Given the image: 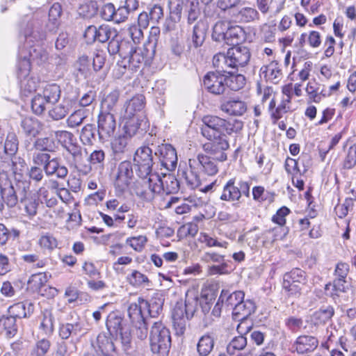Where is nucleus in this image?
<instances>
[{
	"label": "nucleus",
	"instance_id": "c756f323",
	"mask_svg": "<svg viewBox=\"0 0 356 356\" xmlns=\"http://www.w3.org/2000/svg\"><path fill=\"white\" fill-rule=\"evenodd\" d=\"M159 302L157 303L156 301L154 302L149 303L147 300L142 298H138L137 302L131 304L129 307V311H138V312H152V310H155V312H159V309H162L163 302L161 300H159Z\"/></svg>",
	"mask_w": 356,
	"mask_h": 356
},
{
	"label": "nucleus",
	"instance_id": "a19ab883",
	"mask_svg": "<svg viewBox=\"0 0 356 356\" xmlns=\"http://www.w3.org/2000/svg\"><path fill=\"white\" fill-rule=\"evenodd\" d=\"M229 26V23H228L227 22H217L213 27V31L211 35L212 39L218 42L225 41L227 36Z\"/></svg>",
	"mask_w": 356,
	"mask_h": 356
},
{
	"label": "nucleus",
	"instance_id": "2eb2a0df",
	"mask_svg": "<svg viewBox=\"0 0 356 356\" xmlns=\"http://www.w3.org/2000/svg\"><path fill=\"white\" fill-rule=\"evenodd\" d=\"M155 155L159 156L163 167L170 171L174 170L177 164V155L175 149L170 144H161L157 147Z\"/></svg>",
	"mask_w": 356,
	"mask_h": 356
},
{
	"label": "nucleus",
	"instance_id": "052dcab7",
	"mask_svg": "<svg viewBox=\"0 0 356 356\" xmlns=\"http://www.w3.org/2000/svg\"><path fill=\"white\" fill-rule=\"evenodd\" d=\"M76 349L73 341L61 342L58 346L56 356H70Z\"/></svg>",
	"mask_w": 356,
	"mask_h": 356
},
{
	"label": "nucleus",
	"instance_id": "0e129e2a",
	"mask_svg": "<svg viewBox=\"0 0 356 356\" xmlns=\"http://www.w3.org/2000/svg\"><path fill=\"white\" fill-rule=\"evenodd\" d=\"M14 188L16 191L17 195H18V198H19L20 202L24 200V198H28L31 195H28V192L30 188V183L26 181H19L15 183L14 185Z\"/></svg>",
	"mask_w": 356,
	"mask_h": 356
},
{
	"label": "nucleus",
	"instance_id": "39448f33",
	"mask_svg": "<svg viewBox=\"0 0 356 356\" xmlns=\"http://www.w3.org/2000/svg\"><path fill=\"white\" fill-rule=\"evenodd\" d=\"M250 184L240 180L236 183L235 179H230L223 186L220 199L227 202H239L243 195L250 197Z\"/></svg>",
	"mask_w": 356,
	"mask_h": 356
},
{
	"label": "nucleus",
	"instance_id": "69168bd1",
	"mask_svg": "<svg viewBox=\"0 0 356 356\" xmlns=\"http://www.w3.org/2000/svg\"><path fill=\"white\" fill-rule=\"evenodd\" d=\"M353 207V200L351 198L345 200L343 204H339L335 207V213L339 218L345 217Z\"/></svg>",
	"mask_w": 356,
	"mask_h": 356
},
{
	"label": "nucleus",
	"instance_id": "774afa93",
	"mask_svg": "<svg viewBox=\"0 0 356 356\" xmlns=\"http://www.w3.org/2000/svg\"><path fill=\"white\" fill-rule=\"evenodd\" d=\"M39 245L41 248L52 250L57 248V239L51 234L42 236L39 239Z\"/></svg>",
	"mask_w": 356,
	"mask_h": 356
},
{
	"label": "nucleus",
	"instance_id": "a211bd4d",
	"mask_svg": "<svg viewBox=\"0 0 356 356\" xmlns=\"http://www.w3.org/2000/svg\"><path fill=\"white\" fill-rule=\"evenodd\" d=\"M1 198L0 211L4 208V204L8 207H14L18 202V195L14 188V185L10 181H6L3 184H0Z\"/></svg>",
	"mask_w": 356,
	"mask_h": 356
},
{
	"label": "nucleus",
	"instance_id": "7ed1b4c3",
	"mask_svg": "<svg viewBox=\"0 0 356 356\" xmlns=\"http://www.w3.org/2000/svg\"><path fill=\"white\" fill-rule=\"evenodd\" d=\"M171 346L170 330L161 323H155L150 332V347L153 353L166 355Z\"/></svg>",
	"mask_w": 356,
	"mask_h": 356
},
{
	"label": "nucleus",
	"instance_id": "393cba45",
	"mask_svg": "<svg viewBox=\"0 0 356 356\" xmlns=\"http://www.w3.org/2000/svg\"><path fill=\"white\" fill-rule=\"evenodd\" d=\"M128 316L132 325L137 330V335L138 338L143 339L147 335V317L143 316V313H128Z\"/></svg>",
	"mask_w": 356,
	"mask_h": 356
},
{
	"label": "nucleus",
	"instance_id": "e433bc0d",
	"mask_svg": "<svg viewBox=\"0 0 356 356\" xmlns=\"http://www.w3.org/2000/svg\"><path fill=\"white\" fill-rule=\"evenodd\" d=\"M71 105L69 101L63 100L60 104L54 106L49 110V115L54 120L64 118L70 111Z\"/></svg>",
	"mask_w": 356,
	"mask_h": 356
},
{
	"label": "nucleus",
	"instance_id": "e2e57ef3",
	"mask_svg": "<svg viewBox=\"0 0 356 356\" xmlns=\"http://www.w3.org/2000/svg\"><path fill=\"white\" fill-rule=\"evenodd\" d=\"M120 97L119 90H114L108 94L102 102V106L108 110L112 111L117 105Z\"/></svg>",
	"mask_w": 356,
	"mask_h": 356
},
{
	"label": "nucleus",
	"instance_id": "58836bf2",
	"mask_svg": "<svg viewBox=\"0 0 356 356\" xmlns=\"http://www.w3.org/2000/svg\"><path fill=\"white\" fill-rule=\"evenodd\" d=\"M259 19V13L253 8L245 7L235 15V21L238 22H250Z\"/></svg>",
	"mask_w": 356,
	"mask_h": 356
},
{
	"label": "nucleus",
	"instance_id": "6ab92c4d",
	"mask_svg": "<svg viewBox=\"0 0 356 356\" xmlns=\"http://www.w3.org/2000/svg\"><path fill=\"white\" fill-rule=\"evenodd\" d=\"M228 55L231 57L234 68L245 67L250 61V52L248 47L244 46H234L228 49Z\"/></svg>",
	"mask_w": 356,
	"mask_h": 356
},
{
	"label": "nucleus",
	"instance_id": "864d4df0",
	"mask_svg": "<svg viewBox=\"0 0 356 356\" xmlns=\"http://www.w3.org/2000/svg\"><path fill=\"white\" fill-rule=\"evenodd\" d=\"M127 280L131 285L136 287L140 286L143 284L148 285L149 283L148 277L136 270H134L131 274L127 277Z\"/></svg>",
	"mask_w": 356,
	"mask_h": 356
},
{
	"label": "nucleus",
	"instance_id": "412c9836",
	"mask_svg": "<svg viewBox=\"0 0 356 356\" xmlns=\"http://www.w3.org/2000/svg\"><path fill=\"white\" fill-rule=\"evenodd\" d=\"M220 109L231 115L241 116L247 111V104L239 99H230L220 104Z\"/></svg>",
	"mask_w": 356,
	"mask_h": 356
},
{
	"label": "nucleus",
	"instance_id": "09e8293b",
	"mask_svg": "<svg viewBox=\"0 0 356 356\" xmlns=\"http://www.w3.org/2000/svg\"><path fill=\"white\" fill-rule=\"evenodd\" d=\"M96 129L94 125L88 124L84 126L80 134V139L84 145H92L96 139Z\"/></svg>",
	"mask_w": 356,
	"mask_h": 356
},
{
	"label": "nucleus",
	"instance_id": "79ce46f5",
	"mask_svg": "<svg viewBox=\"0 0 356 356\" xmlns=\"http://www.w3.org/2000/svg\"><path fill=\"white\" fill-rule=\"evenodd\" d=\"M97 41L104 43L113 37H118V32L115 29L108 24H102L97 26Z\"/></svg>",
	"mask_w": 356,
	"mask_h": 356
},
{
	"label": "nucleus",
	"instance_id": "5fc2aeb1",
	"mask_svg": "<svg viewBox=\"0 0 356 356\" xmlns=\"http://www.w3.org/2000/svg\"><path fill=\"white\" fill-rule=\"evenodd\" d=\"M243 127L242 121L238 120H226L223 126V134L226 136L239 132Z\"/></svg>",
	"mask_w": 356,
	"mask_h": 356
},
{
	"label": "nucleus",
	"instance_id": "c9c22d12",
	"mask_svg": "<svg viewBox=\"0 0 356 356\" xmlns=\"http://www.w3.org/2000/svg\"><path fill=\"white\" fill-rule=\"evenodd\" d=\"M99 353H108L115 351V345L110 336L100 333L97 337V347Z\"/></svg>",
	"mask_w": 356,
	"mask_h": 356
},
{
	"label": "nucleus",
	"instance_id": "ea45409f",
	"mask_svg": "<svg viewBox=\"0 0 356 356\" xmlns=\"http://www.w3.org/2000/svg\"><path fill=\"white\" fill-rule=\"evenodd\" d=\"M228 74L229 76L225 74L226 88L228 87L234 91L239 90L243 88L245 84V78L243 75L240 74H234L232 72Z\"/></svg>",
	"mask_w": 356,
	"mask_h": 356
},
{
	"label": "nucleus",
	"instance_id": "0eeeda50",
	"mask_svg": "<svg viewBox=\"0 0 356 356\" xmlns=\"http://www.w3.org/2000/svg\"><path fill=\"white\" fill-rule=\"evenodd\" d=\"M305 284V273L300 268H293L284 275L282 286L289 295L299 296Z\"/></svg>",
	"mask_w": 356,
	"mask_h": 356
},
{
	"label": "nucleus",
	"instance_id": "b1692460",
	"mask_svg": "<svg viewBox=\"0 0 356 356\" xmlns=\"http://www.w3.org/2000/svg\"><path fill=\"white\" fill-rule=\"evenodd\" d=\"M117 37H113L110 40L108 44V51L111 55H115L119 54L120 56L122 58H127L128 52L132 49V44L127 42H120Z\"/></svg>",
	"mask_w": 356,
	"mask_h": 356
},
{
	"label": "nucleus",
	"instance_id": "9d476101",
	"mask_svg": "<svg viewBox=\"0 0 356 356\" xmlns=\"http://www.w3.org/2000/svg\"><path fill=\"white\" fill-rule=\"evenodd\" d=\"M245 294L243 291H235L230 294L222 306L226 311L241 312L246 310L247 312H254L256 304L252 300L244 301Z\"/></svg>",
	"mask_w": 356,
	"mask_h": 356
},
{
	"label": "nucleus",
	"instance_id": "bb28decb",
	"mask_svg": "<svg viewBox=\"0 0 356 356\" xmlns=\"http://www.w3.org/2000/svg\"><path fill=\"white\" fill-rule=\"evenodd\" d=\"M48 59V53L42 47L34 46L29 49V60L24 59L23 65L26 67L27 71L29 70L30 62H35L38 65H40L46 62Z\"/></svg>",
	"mask_w": 356,
	"mask_h": 356
},
{
	"label": "nucleus",
	"instance_id": "5701e85b",
	"mask_svg": "<svg viewBox=\"0 0 356 356\" xmlns=\"http://www.w3.org/2000/svg\"><path fill=\"white\" fill-rule=\"evenodd\" d=\"M213 65L216 68V73L225 74L231 72L229 69H234L231 57L227 54L219 53L213 58Z\"/></svg>",
	"mask_w": 356,
	"mask_h": 356
},
{
	"label": "nucleus",
	"instance_id": "338daca9",
	"mask_svg": "<svg viewBox=\"0 0 356 356\" xmlns=\"http://www.w3.org/2000/svg\"><path fill=\"white\" fill-rule=\"evenodd\" d=\"M45 99L43 98L41 94H38L35 95L31 102V108L33 111L37 114H42L45 110V104H46Z\"/></svg>",
	"mask_w": 356,
	"mask_h": 356
},
{
	"label": "nucleus",
	"instance_id": "6e6d98bb",
	"mask_svg": "<svg viewBox=\"0 0 356 356\" xmlns=\"http://www.w3.org/2000/svg\"><path fill=\"white\" fill-rule=\"evenodd\" d=\"M75 70L78 72L77 76H87L90 71V60L88 56H82L79 58L74 64Z\"/></svg>",
	"mask_w": 356,
	"mask_h": 356
},
{
	"label": "nucleus",
	"instance_id": "7c9ffc66",
	"mask_svg": "<svg viewBox=\"0 0 356 356\" xmlns=\"http://www.w3.org/2000/svg\"><path fill=\"white\" fill-rule=\"evenodd\" d=\"M193 314L194 313H172V323L177 334L182 335L184 333L187 322L193 318Z\"/></svg>",
	"mask_w": 356,
	"mask_h": 356
},
{
	"label": "nucleus",
	"instance_id": "4c0bfd02",
	"mask_svg": "<svg viewBox=\"0 0 356 356\" xmlns=\"http://www.w3.org/2000/svg\"><path fill=\"white\" fill-rule=\"evenodd\" d=\"M21 202L24 206L26 215L30 219H32L37 215L38 207L41 204V202L38 197L35 196H30L28 197V198H24Z\"/></svg>",
	"mask_w": 356,
	"mask_h": 356
},
{
	"label": "nucleus",
	"instance_id": "9b49d317",
	"mask_svg": "<svg viewBox=\"0 0 356 356\" xmlns=\"http://www.w3.org/2000/svg\"><path fill=\"white\" fill-rule=\"evenodd\" d=\"M145 61V56L143 49L136 48L132 44L131 51L128 52L127 58H122L118 63V75L121 76L125 73L127 68L131 70H136Z\"/></svg>",
	"mask_w": 356,
	"mask_h": 356
},
{
	"label": "nucleus",
	"instance_id": "f8f14e48",
	"mask_svg": "<svg viewBox=\"0 0 356 356\" xmlns=\"http://www.w3.org/2000/svg\"><path fill=\"white\" fill-rule=\"evenodd\" d=\"M116 129L115 117L111 113L102 112L98 118V136L99 140L105 142L111 138Z\"/></svg>",
	"mask_w": 356,
	"mask_h": 356
},
{
	"label": "nucleus",
	"instance_id": "4be33fe9",
	"mask_svg": "<svg viewBox=\"0 0 356 356\" xmlns=\"http://www.w3.org/2000/svg\"><path fill=\"white\" fill-rule=\"evenodd\" d=\"M260 72L264 75L267 81L273 83H278L282 79V72L279 63L276 61H273L268 65L263 66Z\"/></svg>",
	"mask_w": 356,
	"mask_h": 356
},
{
	"label": "nucleus",
	"instance_id": "cd10ccee",
	"mask_svg": "<svg viewBox=\"0 0 356 356\" xmlns=\"http://www.w3.org/2000/svg\"><path fill=\"white\" fill-rule=\"evenodd\" d=\"M124 313H109L106 319V326L110 334L118 335L121 327H126V321L124 319Z\"/></svg>",
	"mask_w": 356,
	"mask_h": 356
},
{
	"label": "nucleus",
	"instance_id": "4d7b16f0",
	"mask_svg": "<svg viewBox=\"0 0 356 356\" xmlns=\"http://www.w3.org/2000/svg\"><path fill=\"white\" fill-rule=\"evenodd\" d=\"M147 242V236L143 235L129 237L126 240V243L136 252H141Z\"/></svg>",
	"mask_w": 356,
	"mask_h": 356
},
{
	"label": "nucleus",
	"instance_id": "37998d69",
	"mask_svg": "<svg viewBox=\"0 0 356 356\" xmlns=\"http://www.w3.org/2000/svg\"><path fill=\"white\" fill-rule=\"evenodd\" d=\"M305 90L309 96V99L315 103H318L321 101L322 97H325L326 94L323 93V90H320V87L318 83L315 81H309Z\"/></svg>",
	"mask_w": 356,
	"mask_h": 356
},
{
	"label": "nucleus",
	"instance_id": "c85d7f7f",
	"mask_svg": "<svg viewBox=\"0 0 356 356\" xmlns=\"http://www.w3.org/2000/svg\"><path fill=\"white\" fill-rule=\"evenodd\" d=\"M145 97L144 95L138 94L133 97L127 103L125 113L127 117L133 118L138 113L142 111L145 108Z\"/></svg>",
	"mask_w": 356,
	"mask_h": 356
},
{
	"label": "nucleus",
	"instance_id": "a878e982",
	"mask_svg": "<svg viewBox=\"0 0 356 356\" xmlns=\"http://www.w3.org/2000/svg\"><path fill=\"white\" fill-rule=\"evenodd\" d=\"M48 280V276L44 273L33 274L30 277L28 281V285L33 291L44 296L47 288L46 284Z\"/></svg>",
	"mask_w": 356,
	"mask_h": 356
},
{
	"label": "nucleus",
	"instance_id": "603ef678",
	"mask_svg": "<svg viewBox=\"0 0 356 356\" xmlns=\"http://www.w3.org/2000/svg\"><path fill=\"white\" fill-rule=\"evenodd\" d=\"M131 140L130 136L127 135L119 136L112 143V149L115 153H123L128 149Z\"/></svg>",
	"mask_w": 356,
	"mask_h": 356
},
{
	"label": "nucleus",
	"instance_id": "c03bdc74",
	"mask_svg": "<svg viewBox=\"0 0 356 356\" xmlns=\"http://www.w3.org/2000/svg\"><path fill=\"white\" fill-rule=\"evenodd\" d=\"M198 0H186L185 8L188 13V22L191 24L196 21L200 14Z\"/></svg>",
	"mask_w": 356,
	"mask_h": 356
},
{
	"label": "nucleus",
	"instance_id": "de8ad7c7",
	"mask_svg": "<svg viewBox=\"0 0 356 356\" xmlns=\"http://www.w3.org/2000/svg\"><path fill=\"white\" fill-rule=\"evenodd\" d=\"M214 345L213 339L209 335L202 336L198 341L197 348L199 354L202 356L208 355L212 350Z\"/></svg>",
	"mask_w": 356,
	"mask_h": 356
},
{
	"label": "nucleus",
	"instance_id": "bf43d9fd",
	"mask_svg": "<svg viewBox=\"0 0 356 356\" xmlns=\"http://www.w3.org/2000/svg\"><path fill=\"white\" fill-rule=\"evenodd\" d=\"M356 165V143L351 145L343 162V168L346 170L353 168Z\"/></svg>",
	"mask_w": 356,
	"mask_h": 356
},
{
	"label": "nucleus",
	"instance_id": "f3484780",
	"mask_svg": "<svg viewBox=\"0 0 356 356\" xmlns=\"http://www.w3.org/2000/svg\"><path fill=\"white\" fill-rule=\"evenodd\" d=\"M213 160V158L211 159L210 156L200 154L196 157L190 159L188 165L193 169L198 168L207 175L212 176L218 171V166Z\"/></svg>",
	"mask_w": 356,
	"mask_h": 356
},
{
	"label": "nucleus",
	"instance_id": "72a5a7b5",
	"mask_svg": "<svg viewBox=\"0 0 356 356\" xmlns=\"http://www.w3.org/2000/svg\"><path fill=\"white\" fill-rule=\"evenodd\" d=\"M21 127L24 134L29 136L35 137L42 129L40 122L35 118H25L21 122Z\"/></svg>",
	"mask_w": 356,
	"mask_h": 356
},
{
	"label": "nucleus",
	"instance_id": "f03ea898",
	"mask_svg": "<svg viewBox=\"0 0 356 356\" xmlns=\"http://www.w3.org/2000/svg\"><path fill=\"white\" fill-rule=\"evenodd\" d=\"M134 186V193L140 200L149 202L154 199L155 195L164 189L163 181L157 173L148 176H139Z\"/></svg>",
	"mask_w": 356,
	"mask_h": 356
},
{
	"label": "nucleus",
	"instance_id": "ddd939ff",
	"mask_svg": "<svg viewBox=\"0 0 356 356\" xmlns=\"http://www.w3.org/2000/svg\"><path fill=\"white\" fill-rule=\"evenodd\" d=\"M225 74L209 72L204 76L203 86L210 93L220 95L226 90Z\"/></svg>",
	"mask_w": 356,
	"mask_h": 356
},
{
	"label": "nucleus",
	"instance_id": "2f4dec72",
	"mask_svg": "<svg viewBox=\"0 0 356 356\" xmlns=\"http://www.w3.org/2000/svg\"><path fill=\"white\" fill-rule=\"evenodd\" d=\"M245 40V31L240 26H229L225 42L229 45L236 46Z\"/></svg>",
	"mask_w": 356,
	"mask_h": 356
},
{
	"label": "nucleus",
	"instance_id": "423d86ee",
	"mask_svg": "<svg viewBox=\"0 0 356 356\" xmlns=\"http://www.w3.org/2000/svg\"><path fill=\"white\" fill-rule=\"evenodd\" d=\"M65 148L67 152L65 159L70 167L74 168L83 175H87L92 171V167L86 161V154H83L81 146L70 143L65 145Z\"/></svg>",
	"mask_w": 356,
	"mask_h": 356
},
{
	"label": "nucleus",
	"instance_id": "680f3d73",
	"mask_svg": "<svg viewBox=\"0 0 356 356\" xmlns=\"http://www.w3.org/2000/svg\"><path fill=\"white\" fill-rule=\"evenodd\" d=\"M18 149V141L15 134H8L4 144L5 153L9 155L15 154Z\"/></svg>",
	"mask_w": 356,
	"mask_h": 356
},
{
	"label": "nucleus",
	"instance_id": "aec40b11",
	"mask_svg": "<svg viewBox=\"0 0 356 356\" xmlns=\"http://www.w3.org/2000/svg\"><path fill=\"white\" fill-rule=\"evenodd\" d=\"M318 346V340L314 336L301 335L298 337L293 347L299 354H308L314 352Z\"/></svg>",
	"mask_w": 356,
	"mask_h": 356
},
{
	"label": "nucleus",
	"instance_id": "6e6552de",
	"mask_svg": "<svg viewBox=\"0 0 356 356\" xmlns=\"http://www.w3.org/2000/svg\"><path fill=\"white\" fill-rule=\"evenodd\" d=\"M202 135L208 140L226 136L223 134L225 119L218 116L208 115L202 119Z\"/></svg>",
	"mask_w": 356,
	"mask_h": 356
},
{
	"label": "nucleus",
	"instance_id": "473e14b6",
	"mask_svg": "<svg viewBox=\"0 0 356 356\" xmlns=\"http://www.w3.org/2000/svg\"><path fill=\"white\" fill-rule=\"evenodd\" d=\"M207 28L203 22H197L193 26L191 35V43L193 47L198 48L202 45L206 38Z\"/></svg>",
	"mask_w": 356,
	"mask_h": 356
},
{
	"label": "nucleus",
	"instance_id": "f704fd0d",
	"mask_svg": "<svg viewBox=\"0 0 356 356\" xmlns=\"http://www.w3.org/2000/svg\"><path fill=\"white\" fill-rule=\"evenodd\" d=\"M60 89L56 83L47 84L42 91V96L45 99L47 103L54 104L58 101L60 97Z\"/></svg>",
	"mask_w": 356,
	"mask_h": 356
},
{
	"label": "nucleus",
	"instance_id": "13d9d810",
	"mask_svg": "<svg viewBox=\"0 0 356 356\" xmlns=\"http://www.w3.org/2000/svg\"><path fill=\"white\" fill-rule=\"evenodd\" d=\"M162 180L164 184V189L162 191L167 193H173L179 190V181L174 176L170 175H164Z\"/></svg>",
	"mask_w": 356,
	"mask_h": 356
},
{
	"label": "nucleus",
	"instance_id": "dca6fc26",
	"mask_svg": "<svg viewBox=\"0 0 356 356\" xmlns=\"http://www.w3.org/2000/svg\"><path fill=\"white\" fill-rule=\"evenodd\" d=\"M134 177L132 164L130 161H124L119 164L118 173L115 180V187L120 191H125L130 184Z\"/></svg>",
	"mask_w": 356,
	"mask_h": 356
},
{
	"label": "nucleus",
	"instance_id": "3c124183",
	"mask_svg": "<svg viewBox=\"0 0 356 356\" xmlns=\"http://www.w3.org/2000/svg\"><path fill=\"white\" fill-rule=\"evenodd\" d=\"M51 342L46 339H42L38 340L33 347L30 356H44L49 350Z\"/></svg>",
	"mask_w": 356,
	"mask_h": 356
},
{
	"label": "nucleus",
	"instance_id": "49530a36",
	"mask_svg": "<svg viewBox=\"0 0 356 356\" xmlns=\"http://www.w3.org/2000/svg\"><path fill=\"white\" fill-rule=\"evenodd\" d=\"M198 172V168L193 169L189 166V170L184 172L185 181L191 188H197L201 185V179Z\"/></svg>",
	"mask_w": 356,
	"mask_h": 356
},
{
	"label": "nucleus",
	"instance_id": "a18cd8bd",
	"mask_svg": "<svg viewBox=\"0 0 356 356\" xmlns=\"http://www.w3.org/2000/svg\"><path fill=\"white\" fill-rule=\"evenodd\" d=\"M247 345V339L243 335L235 337L227 345V351L229 355H234L236 351L242 350Z\"/></svg>",
	"mask_w": 356,
	"mask_h": 356
},
{
	"label": "nucleus",
	"instance_id": "8fccbe9b",
	"mask_svg": "<svg viewBox=\"0 0 356 356\" xmlns=\"http://www.w3.org/2000/svg\"><path fill=\"white\" fill-rule=\"evenodd\" d=\"M15 321V317L8 314L3 315L0 318V328L6 330V335L9 337L16 332Z\"/></svg>",
	"mask_w": 356,
	"mask_h": 356
},
{
	"label": "nucleus",
	"instance_id": "4468645a",
	"mask_svg": "<svg viewBox=\"0 0 356 356\" xmlns=\"http://www.w3.org/2000/svg\"><path fill=\"white\" fill-rule=\"evenodd\" d=\"M210 142L204 144V150L213 156V159L224 161L227 159V150L229 144L226 136L209 140Z\"/></svg>",
	"mask_w": 356,
	"mask_h": 356
},
{
	"label": "nucleus",
	"instance_id": "1a4fd4ad",
	"mask_svg": "<svg viewBox=\"0 0 356 356\" xmlns=\"http://www.w3.org/2000/svg\"><path fill=\"white\" fill-rule=\"evenodd\" d=\"M134 161L138 166V176H148L154 164L152 150L148 146H142L135 152Z\"/></svg>",
	"mask_w": 356,
	"mask_h": 356
},
{
	"label": "nucleus",
	"instance_id": "20e7f679",
	"mask_svg": "<svg viewBox=\"0 0 356 356\" xmlns=\"http://www.w3.org/2000/svg\"><path fill=\"white\" fill-rule=\"evenodd\" d=\"M33 161L35 165H43V170L47 176L55 175L58 178L64 179L68 174V169L60 164L59 159L51 158L47 152L34 153Z\"/></svg>",
	"mask_w": 356,
	"mask_h": 356
},
{
	"label": "nucleus",
	"instance_id": "f257e3e1",
	"mask_svg": "<svg viewBox=\"0 0 356 356\" xmlns=\"http://www.w3.org/2000/svg\"><path fill=\"white\" fill-rule=\"evenodd\" d=\"M62 6L59 3H54L49 10L48 21L44 24L38 19H33L27 24L24 35L29 42L42 41L48 36L55 35L60 26V18L62 15Z\"/></svg>",
	"mask_w": 356,
	"mask_h": 356
}]
</instances>
